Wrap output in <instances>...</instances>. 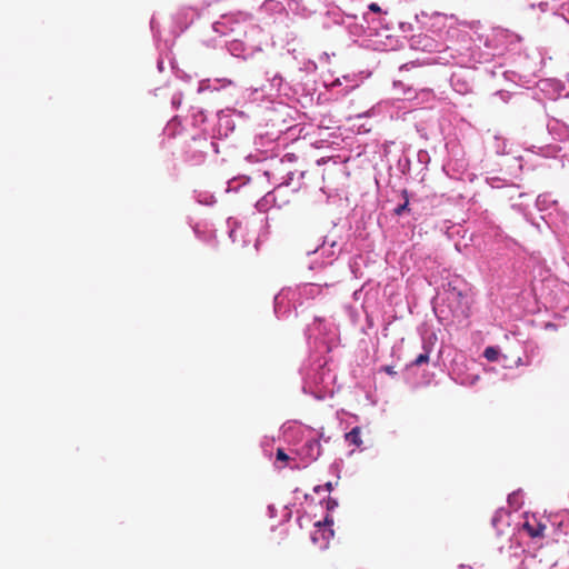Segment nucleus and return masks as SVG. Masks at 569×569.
<instances>
[{"label": "nucleus", "instance_id": "nucleus-4", "mask_svg": "<svg viewBox=\"0 0 569 569\" xmlns=\"http://www.w3.org/2000/svg\"><path fill=\"white\" fill-rule=\"evenodd\" d=\"M483 356L489 361L498 360L499 351L495 347H487L483 351Z\"/></svg>", "mask_w": 569, "mask_h": 569}, {"label": "nucleus", "instance_id": "nucleus-2", "mask_svg": "<svg viewBox=\"0 0 569 569\" xmlns=\"http://www.w3.org/2000/svg\"><path fill=\"white\" fill-rule=\"evenodd\" d=\"M523 530L528 532V535L532 538L542 536V532L545 530V526L537 523L531 525L529 521H526L523 523Z\"/></svg>", "mask_w": 569, "mask_h": 569}, {"label": "nucleus", "instance_id": "nucleus-6", "mask_svg": "<svg viewBox=\"0 0 569 569\" xmlns=\"http://www.w3.org/2000/svg\"><path fill=\"white\" fill-rule=\"evenodd\" d=\"M276 459L277 461L287 462L289 461L290 457L284 452L282 448H278Z\"/></svg>", "mask_w": 569, "mask_h": 569}, {"label": "nucleus", "instance_id": "nucleus-3", "mask_svg": "<svg viewBox=\"0 0 569 569\" xmlns=\"http://www.w3.org/2000/svg\"><path fill=\"white\" fill-rule=\"evenodd\" d=\"M405 202L402 204H399L397 208H395L393 212L396 216H401L406 210H409V194L406 189L401 192Z\"/></svg>", "mask_w": 569, "mask_h": 569}, {"label": "nucleus", "instance_id": "nucleus-7", "mask_svg": "<svg viewBox=\"0 0 569 569\" xmlns=\"http://www.w3.org/2000/svg\"><path fill=\"white\" fill-rule=\"evenodd\" d=\"M449 293L450 297L456 298L460 301L466 298V295L462 291L457 290L456 288H451Z\"/></svg>", "mask_w": 569, "mask_h": 569}, {"label": "nucleus", "instance_id": "nucleus-9", "mask_svg": "<svg viewBox=\"0 0 569 569\" xmlns=\"http://www.w3.org/2000/svg\"><path fill=\"white\" fill-rule=\"evenodd\" d=\"M385 371H386L388 375H390V376H395V375H397V372L393 370V368H392V367H389V366L385 368Z\"/></svg>", "mask_w": 569, "mask_h": 569}, {"label": "nucleus", "instance_id": "nucleus-1", "mask_svg": "<svg viewBox=\"0 0 569 569\" xmlns=\"http://www.w3.org/2000/svg\"><path fill=\"white\" fill-rule=\"evenodd\" d=\"M345 438L349 445L358 447V448L361 447V445H362L361 428L360 427L352 428L351 431L346 433Z\"/></svg>", "mask_w": 569, "mask_h": 569}, {"label": "nucleus", "instance_id": "nucleus-10", "mask_svg": "<svg viewBox=\"0 0 569 569\" xmlns=\"http://www.w3.org/2000/svg\"><path fill=\"white\" fill-rule=\"evenodd\" d=\"M336 505H337V502L335 500H329L328 501V509L333 508Z\"/></svg>", "mask_w": 569, "mask_h": 569}, {"label": "nucleus", "instance_id": "nucleus-11", "mask_svg": "<svg viewBox=\"0 0 569 569\" xmlns=\"http://www.w3.org/2000/svg\"><path fill=\"white\" fill-rule=\"evenodd\" d=\"M325 487H326V489H327L328 491H331V490H332V483H331V482H327V483L325 485Z\"/></svg>", "mask_w": 569, "mask_h": 569}, {"label": "nucleus", "instance_id": "nucleus-8", "mask_svg": "<svg viewBox=\"0 0 569 569\" xmlns=\"http://www.w3.org/2000/svg\"><path fill=\"white\" fill-rule=\"evenodd\" d=\"M368 8H369L370 11H372L375 13H380L381 12V8L376 2L370 3Z\"/></svg>", "mask_w": 569, "mask_h": 569}, {"label": "nucleus", "instance_id": "nucleus-12", "mask_svg": "<svg viewBox=\"0 0 569 569\" xmlns=\"http://www.w3.org/2000/svg\"><path fill=\"white\" fill-rule=\"evenodd\" d=\"M325 522H326V523H332L333 521L327 517V518L325 519Z\"/></svg>", "mask_w": 569, "mask_h": 569}, {"label": "nucleus", "instance_id": "nucleus-5", "mask_svg": "<svg viewBox=\"0 0 569 569\" xmlns=\"http://www.w3.org/2000/svg\"><path fill=\"white\" fill-rule=\"evenodd\" d=\"M429 361L428 352L419 355L412 362L413 366H421Z\"/></svg>", "mask_w": 569, "mask_h": 569}]
</instances>
